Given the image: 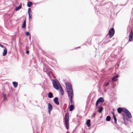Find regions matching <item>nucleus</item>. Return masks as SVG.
Here are the masks:
<instances>
[{"instance_id":"nucleus-14","label":"nucleus","mask_w":133,"mask_h":133,"mask_svg":"<svg viewBox=\"0 0 133 133\" xmlns=\"http://www.w3.org/2000/svg\"><path fill=\"white\" fill-rule=\"evenodd\" d=\"M26 20H25V21H24L23 24L22 25V28H23L25 29L26 28Z\"/></svg>"},{"instance_id":"nucleus-5","label":"nucleus","mask_w":133,"mask_h":133,"mask_svg":"<svg viewBox=\"0 0 133 133\" xmlns=\"http://www.w3.org/2000/svg\"><path fill=\"white\" fill-rule=\"evenodd\" d=\"M114 33L115 31L114 28H110L109 30V33L107 35V37L109 34V37L111 38L114 36Z\"/></svg>"},{"instance_id":"nucleus-35","label":"nucleus","mask_w":133,"mask_h":133,"mask_svg":"<svg viewBox=\"0 0 133 133\" xmlns=\"http://www.w3.org/2000/svg\"><path fill=\"white\" fill-rule=\"evenodd\" d=\"M123 116L124 117H125V114H123Z\"/></svg>"},{"instance_id":"nucleus-2","label":"nucleus","mask_w":133,"mask_h":133,"mask_svg":"<svg viewBox=\"0 0 133 133\" xmlns=\"http://www.w3.org/2000/svg\"><path fill=\"white\" fill-rule=\"evenodd\" d=\"M65 85L68 95H73V91L71 84L69 82H67L65 83Z\"/></svg>"},{"instance_id":"nucleus-30","label":"nucleus","mask_w":133,"mask_h":133,"mask_svg":"<svg viewBox=\"0 0 133 133\" xmlns=\"http://www.w3.org/2000/svg\"><path fill=\"white\" fill-rule=\"evenodd\" d=\"M96 114L95 113H94L93 114V115H92V116L93 117H95V116L96 115Z\"/></svg>"},{"instance_id":"nucleus-25","label":"nucleus","mask_w":133,"mask_h":133,"mask_svg":"<svg viewBox=\"0 0 133 133\" xmlns=\"http://www.w3.org/2000/svg\"><path fill=\"white\" fill-rule=\"evenodd\" d=\"M31 11V9L30 8H29L28 9V14H29L30 13V12Z\"/></svg>"},{"instance_id":"nucleus-23","label":"nucleus","mask_w":133,"mask_h":133,"mask_svg":"<svg viewBox=\"0 0 133 133\" xmlns=\"http://www.w3.org/2000/svg\"><path fill=\"white\" fill-rule=\"evenodd\" d=\"M99 103V102L97 100V101L96 103V108L97 107Z\"/></svg>"},{"instance_id":"nucleus-40","label":"nucleus","mask_w":133,"mask_h":133,"mask_svg":"<svg viewBox=\"0 0 133 133\" xmlns=\"http://www.w3.org/2000/svg\"><path fill=\"white\" fill-rule=\"evenodd\" d=\"M49 76H50V74H49Z\"/></svg>"},{"instance_id":"nucleus-26","label":"nucleus","mask_w":133,"mask_h":133,"mask_svg":"<svg viewBox=\"0 0 133 133\" xmlns=\"http://www.w3.org/2000/svg\"><path fill=\"white\" fill-rule=\"evenodd\" d=\"M28 15L29 18H32V15L30 14V13L29 14H28Z\"/></svg>"},{"instance_id":"nucleus-32","label":"nucleus","mask_w":133,"mask_h":133,"mask_svg":"<svg viewBox=\"0 0 133 133\" xmlns=\"http://www.w3.org/2000/svg\"><path fill=\"white\" fill-rule=\"evenodd\" d=\"M115 78H118V75H116V76H115Z\"/></svg>"},{"instance_id":"nucleus-28","label":"nucleus","mask_w":133,"mask_h":133,"mask_svg":"<svg viewBox=\"0 0 133 133\" xmlns=\"http://www.w3.org/2000/svg\"><path fill=\"white\" fill-rule=\"evenodd\" d=\"M113 117L114 118V119H116V117L115 116V114H113Z\"/></svg>"},{"instance_id":"nucleus-27","label":"nucleus","mask_w":133,"mask_h":133,"mask_svg":"<svg viewBox=\"0 0 133 133\" xmlns=\"http://www.w3.org/2000/svg\"><path fill=\"white\" fill-rule=\"evenodd\" d=\"M3 95H4V99H5L6 98V95L4 93L3 94Z\"/></svg>"},{"instance_id":"nucleus-6","label":"nucleus","mask_w":133,"mask_h":133,"mask_svg":"<svg viewBox=\"0 0 133 133\" xmlns=\"http://www.w3.org/2000/svg\"><path fill=\"white\" fill-rule=\"evenodd\" d=\"M0 46L2 48H4V52L3 54V56H5L7 54V49L5 48L4 47V45H2L0 43Z\"/></svg>"},{"instance_id":"nucleus-10","label":"nucleus","mask_w":133,"mask_h":133,"mask_svg":"<svg viewBox=\"0 0 133 133\" xmlns=\"http://www.w3.org/2000/svg\"><path fill=\"white\" fill-rule=\"evenodd\" d=\"M98 101L99 102H104V100L103 98L102 97H100L98 100Z\"/></svg>"},{"instance_id":"nucleus-33","label":"nucleus","mask_w":133,"mask_h":133,"mask_svg":"<svg viewBox=\"0 0 133 133\" xmlns=\"http://www.w3.org/2000/svg\"><path fill=\"white\" fill-rule=\"evenodd\" d=\"M109 84V83H107L105 85V86H108Z\"/></svg>"},{"instance_id":"nucleus-39","label":"nucleus","mask_w":133,"mask_h":133,"mask_svg":"<svg viewBox=\"0 0 133 133\" xmlns=\"http://www.w3.org/2000/svg\"><path fill=\"white\" fill-rule=\"evenodd\" d=\"M29 39H30V37H29Z\"/></svg>"},{"instance_id":"nucleus-37","label":"nucleus","mask_w":133,"mask_h":133,"mask_svg":"<svg viewBox=\"0 0 133 133\" xmlns=\"http://www.w3.org/2000/svg\"><path fill=\"white\" fill-rule=\"evenodd\" d=\"M112 114H113V115L114 114V112H112Z\"/></svg>"},{"instance_id":"nucleus-22","label":"nucleus","mask_w":133,"mask_h":133,"mask_svg":"<svg viewBox=\"0 0 133 133\" xmlns=\"http://www.w3.org/2000/svg\"><path fill=\"white\" fill-rule=\"evenodd\" d=\"M117 78L115 77V76L112 79V80L113 81H115L116 80Z\"/></svg>"},{"instance_id":"nucleus-34","label":"nucleus","mask_w":133,"mask_h":133,"mask_svg":"<svg viewBox=\"0 0 133 133\" xmlns=\"http://www.w3.org/2000/svg\"><path fill=\"white\" fill-rule=\"evenodd\" d=\"M51 111L50 110H48V112H49V115L50 114V112H51Z\"/></svg>"},{"instance_id":"nucleus-7","label":"nucleus","mask_w":133,"mask_h":133,"mask_svg":"<svg viewBox=\"0 0 133 133\" xmlns=\"http://www.w3.org/2000/svg\"><path fill=\"white\" fill-rule=\"evenodd\" d=\"M133 34L132 32V30L131 29L129 36V41L131 42L133 40Z\"/></svg>"},{"instance_id":"nucleus-11","label":"nucleus","mask_w":133,"mask_h":133,"mask_svg":"<svg viewBox=\"0 0 133 133\" xmlns=\"http://www.w3.org/2000/svg\"><path fill=\"white\" fill-rule=\"evenodd\" d=\"M90 120L89 119H88L86 122L87 125L88 127H90Z\"/></svg>"},{"instance_id":"nucleus-17","label":"nucleus","mask_w":133,"mask_h":133,"mask_svg":"<svg viewBox=\"0 0 133 133\" xmlns=\"http://www.w3.org/2000/svg\"><path fill=\"white\" fill-rule=\"evenodd\" d=\"M12 83L14 86V87L15 88H16L17 87L18 85V83L17 82H13Z\"/></svg>"},{"instance_id":"nucleus-38","label":"nucleus","mask_w":133,"mask_h":133,"mask_svg":"<svg viewBox=\"0 0 133 133\" xmlns=\"http://www.w3.org/2000/svg\"><path fill=\"white\" fill-rule=\"evenodd\" d=\"M66 133H70L68 131H67Z\"/></svg>"},{"instance_id":"nucleus-19","label":"nucleus","mask_w":133,"mask_h":133,"mask_svg":"<svg viewBox=\"0 0 133 133\" xmlns=\"http://www.w3.org/2000/svg\"><path fill=\"white\" fill-rule=\"evenodd\" d=\"M60 91L61 92V94L62 95H63L64 94V91L62 89V87H60L59 88Z\"/></svg>"},{"instance_id":"nucleus-9","label":"nucleus","mask_w":133,"mask_h":133,"mask_svg":"<svg viewBox=\"0 0 133 133\" xmlns=\"http://www.w3.org/2000/svg\"><path fill=\"white\" fill-rule=\"evenodd\" d=\"M52 107L51 104L50 103L48 104V110L52 111Z\"/></svg>"},{"instance_id":"nucleus-31","label":"nucleus","mask_w":133,"mask_h":133,"mask_svg":"<svg viewBox=\"0 0 133 133\" xmlns=\"http://www.w3.org/2000/svg\"><path fill=\"white\" fill-rule=\"evenodd\" d=\"M29 53V51L28 50H27L26 52V53L27 54H28Z\"/></svg>"},{"instance_id":"nucleus-3","label":"nucleus","mask_w":133,"mask_h":133,"mask_svg":"<svg viewBox=\"0 0 133 133\" xmlns=\"http://www.w3.org/2000/svg\"><path fill=\"white\" fill-rule=\"evenodd\" d=\"M53 86L56 89L58 90L61 87L59 82L57 79H53L52 81Z\"/></svg>"},{"instance_id":"nucleus-36","label":"nucleus","mask_w":133,"mask_h":133,"mask_svg":"<svg viewBox=\"0 0 133 133\" xmlns=\"http://www.w3.org/2000/svg\"><path fill=\"white\" fill-rule=\"evenodd\" d=\"M26 49L27 50L28 49H27V47L26 46Z\"/></svg>"},{"instance_id":"nucleus-8","label":"nucleus","mask_w":133,"mask_h":133,"mask_svg":"<svg viewBox=\"0 0 133 133\" xmlns=\"http://www.w3.org/2000/svg\"><path fill=\"white\" fill-rule=\"evenodd\" d=\"M58 98L57 97H55L54 99V102L56 104L58 105L59 104V103L58 101Z\"/></svg>"},{"instance_id":"nucleus-15","label":"nucleus","mask_w":133,"mask_h":133,"mask_svg":"<svg viewBox=\"0 0 133 133\" xmlns=\"http://www.w3.org/2000/svg\"><path fill=\"white\" fill-rule=\"evenodd\" d=\"M68 96L69 97H70V102L71 104L73 105L72 104L73 101H72V96H73V95H68Z\"/></svg>"},{"instance_id":"nucleus-16","label":"nucleus","mask_w":133,"mask_h":133,"mask_svg":"<svg viewBox=\"0 0 133 133\" xmlns=\"http://www.w3.org/2000/svg\"><path fill=\"white\" fill-rule=\"evenodd\" d=\"M53 94L52 92H49L48 94V97L49 98H51L53 97Z\"/></svg>"},{"instance_id":"nucleus-13","label":"nucleus","mask_w":133,"mask_h":133,"mask_svg":"<svg viewBox=\"0 0 133 133\" xmlns=\"http://www.w3.org/2000/svg\"><path fill=\"white\" fill-rule=\"evenodd\" d=\"M32 5V2L30 1H28L27 3V6L29 7H31Z\"/></svg>"},{"instance_id":"nucleus-12","label":"nucleus","mask_w":133,"mask_h":133,"mask_svg":"<svg viewBox=\"0 0 133 133\" xmlns=\"http://www.w3.org/2000/svg\"><path fill=\"white\" fill-rule=\"evenodd\" d=\"M22 4H21L18 7H16L15 9V10L16 11H17L19 10L20 9L22 8Z\"/></svg>"},{"instance_id":"nucleus-24","label":"nucleus","mask_w":133,"mask_h":133,"mask_svg":"<svg viewBox=\"0 0 133 133\" xmlns=\"http://www.w3.org/2000/svg\"><path fill=\"white\" fill-rule=\"evenodd\" d=\"M25 34L27 36H28L30 35V34L28 32H27L25 33Z\"/></svg>"},{"instance_id":"nucleus-4","label":"nucleus","mask_w":133,"mask_h":133,"mask_svg":"<svg viewBox=\"0 0 133 133\" xmlns=\"http://www.w3.org/2000/svg\"><path fill=\"white\" fill-rule=\"evenodd\" d=\"M69 114L67 112L65 115V121L66 126V129L68 130L69 129Z\"/></svg>"},{"instance_id":"nucleus-20","label":"nucleus","mask_w":133,"mask_h":133,"mask_svg":"<svg viewBox=\"0 0 133 133\" xmlns=\"http://www.w3.org/2000/svg\"><path fill=\"white\" fill-rule=\"evenodd\" d=\"M103 108L102 107H100L98 110V111L99 113H101L102 112L103 110Z\"/></svg>"},{"instance_id":"nucleus-18","label":"nucleus","mask_w":133,"mask_h":133,"mask_svg":"<svg viewBox=\"0 0 133 133\" xmlns=\"http://www.w3.org/2000/svg\"><path fill=\"white\" fill-rule=\"evenodd\" d=\"M74 108V106L73 105L71 104L69 108H70V111H72Z\"/></svg>"},{"instance_id":"nucleus-41","label":"nucleus","mask_w":133,"mask_h":133,"mask_svg":"<svg viewBox=\"0 0 133 133\" xmlns=\"http://www.w3.org/2000/svg\"><path fill=\"white\" fill-rule=\"evenodd\" d=\"M131 133H133V132H132Z\"/></svg>"},{"instance_id":"nucleus-1","label":"nucleus","mask_w":133,"mask_h":133,"mask_svg":"<svg viewBox=\"0 0 133 133\" xmlns=\"http://www.w3.org/2000/svg\"><path fill=\"white\" fill-rule=\"evenodd\" d=\"M117 111L119 114H120L122 111H123L129 118H131L132 117L129 111L128 110L125 108H119L117 109Z\"/></svg>"},{"instance_id":"nucleus-29","label":"nucleus","mask_w":133,"mask_h":133,"mask_svg":"<svg viewBox=\"0 0 133 133\" xmlns=\"http://www.w3.org/2000/svg\"><path fill=\"white\" fill-rule=\"evenodd\" d=\"M114 122H115V123L116 124L117 123V119H114Z\"/></svg>"},{"instance_id":"nucleus-21","label":"nucleus","mask_w":133,"mask_h":133,"mask_svg":"<svg viewBox=\"0 0 133 133\" xmlns=\"http://www.w3.org/2000/svg\"><path fill=\"white\" fill-rule=\"evenodd\" d=\"M111 119V117L110 116H108L106 118V120L107 121H109Z\"/></svg>"}]
</instances>
